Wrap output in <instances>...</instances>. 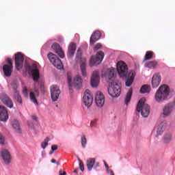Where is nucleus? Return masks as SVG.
I'll use <instances>...</instances> for the list:
<instances>
[{
	"instance_id": "f257e3e1",
	"label": "nucleus",
	"mask_w": 175,
	"mask_h": 175,
	"mask_svg": "<svg viewBox=\"0 0 175 175\" xmlns=\"http://www.w3.org/2000/svg\"><path fill=\"white\" fill-rule=\"evenodd\" d=\"M117 71L120 77L126 78V87H131L133 84L136 72L135 70H131L128 72V66L125 62L120 61L117 63Z\"/></svg>"
},
{
	"instance_id": "f03ea898",
	"label": "nucleus",
	"mask_w": 175,
	"mask_h": 175,
	"mask_svg": "<svg viewBox=\"0 0 175 175\" xmlns=\"http://www.w3.org/2000/svg\"><path fill=\"white\" fill-rule=\"evenodd\" d=\"M169 94H170V88L167 85H163L157 91L154 99L156 102H163V100L167 99Z\"/></svg>"
},
{
	"instance_id": "7ed1b4c3",
	"label": "nucleus",
	"mask_w": 175,
	"mask_h": 175,
	"mask_svg": "<svg viewBox=\"0 0 175 175\" xmlns=\"http://www.w3.org/2000/svg\"><path fill=\"white\" fill-rule=\"evenodd\" d=\"M137 111L140 113L144 118L150 116V105L146 103V98H142L137 105Z\"/></svg>"
},
{
	"instance_id": "20e7f679",
	"label": "nucleus",
	"mask_w": 175,
	"mask_h": 175,
	"mask_svg": "<svg viewBox=\"0 0 175 175\" xmlns=\"http://www.w3.org/2000/svg\"><path fill=\"white\" fill-rule=\"evenodd\" d=\"M108 94L112 98H118L121 95V86L116 81L109 82Z\"/></svg>"
},
{
	"instance_id": "39448f33",
	"label": "nucleus",
	"mask_w": 175,
	"mask_h": 175,
	"mask_svg": "<svg viewBox=\"0 0 175 175\" xmlns=\"http://www.w3.org/2000/svg\"><path fill=\"white\" fill-rule=\"evenodd\" d=\"M68 85L70 88V87H75V88L79 89L81 85H83V79H81V77L80 75H77L73 79V81L72 82V77L68 76Z\"/></svg>"
},
{
	"instance_id": "423d86ee",
	"label": "nucleus",
	"mask_w": 175,
	"mask_h": 175,
	"mask_svg": "<svg viewBox=\"0 0 175 175\" xmlns=\"http://www.w3.org/2000/svg\"><path fill=\"white\" fill-rule=\"evenodd\" d=\"M94 102V97L92 96V93L90 90H86L83 93V103L86 106V107H90Z\"/></svg>"
},
{
	"instance_id": "0eeeda50",
	"label": "nucleus",
	"mask_w": 175,
	"mask_h": 175,
	"mask_svg": "<svg viewBox=\"0 0 175 175\" xmlns=\"http://www.w3.org/2000/svg\"><path fill=\"white\" fill-rule=\"evenodd\" d=\"M105 58V53L103 51H98L96 54V57L92 56L90 62V66H94L95 65H99Z\"/></svg>"
},
{
	"instance_id": "6e6552de",
	"label": "nucleus",
	"mask_w": 175,
	"mask_h": 175,
	"mask_svg": "<svg viewBox=\"0 0 175 175\" xmlns=\"http://www.w3.org/2000/svg\"><path fill=\"white\" fill-rule=\"evenodd\" d=\"M48 58L50 62H51V64H53V65L55 66V68H57V69H62L64 66L62 65V62L61 61V59H59V58H58V57H57L56 55L53 54V53H50L48 55Z\"/></svg>"
},
{
	"instance_id": "1a4fd4ad",
	"label": "nucleus",
	"mask_w": 175,
	"mask_h": 175,
	"mask_svg": "<svg viewBox=\"0 0 175 175\" xmlns=\"http://www.w3.org/2000/svg\"><path fill=\"white\" fill-rule=\"evenodd\" d=\"M61 95V90L59 88L55 85L51 87V98L53 102H57Z\"/></svg>"
},
{
	"instance_id": "9d476101",
	"label": "nucleus",
	"mask_w": 175,
	"mask_h": 175,
	"mask_svg": "<svg viewBox=\"0 0 175 175\" xmlns=\"http://www.w3.org/2000/svg\"><path fill=\"white\" fill-rule=\"evenodd\" d=\"M15 65L18 70H20L24 65V55L21 53H18L15 55Z\"/></svg>"
},
{
	"instance_id": "9b49d317",
	"label": "nucleus",
	"mask_w": 175,
	"mask_h": 175,
	"mask_svg": "<svg viewBox=\"0 0 175 175\" xmlns=\"http://www.w3.org/2000/svg\"><path fill=\"white\" fill-rule=\"evenodd\" d=\"M1 156L5 165H9L12 162V155L6 149H3L1 151Z\"/></svg>"
},
{
	"instance_id": "f8f14e48",
	"label": "nucleus",
	"mask_w": 175,
	"mask_h": 175,
	"mask_svg": "<svg viewBox=\"0 0 175 175\" xmlns=\"http://www.w3.org/2000/svg\"><path fill=\"white\" fill-rule=\"evenodd\" d=\"M95 102L98 107H103L105 105V96L100 92H97L96 94Z\"/></svg>"
},
{
	"instance_id": "ddd939ff",
	"label": "nucleus",
	"mask_w": 175,
	"mask_h": 175,
	"mask_svg": "<svg viewBox=\"0 0 175 175\" xmlns=\"http://www.w3.org/2000/svg\"><path fill=\"white\" fill-rule=\"evenodd\" d=\"M100 80V77H99V71H94L90 81L92 87L95 88L99 85Z\"/></svg>"
},
{
	"instance_id": "4468645a",
	"label": "nucleus",
	"mask_w": 175,
	"mask_h": 175,
	"mask_svg": "<svg viewBox=\"0 0 175 175\" xmlns=\"http://www.w3.org/2000/svg\"><path fill=\"white\" fill-rule=\"evenodd\" d=\"M174 110H175L174 105L172 103H170L166 104L163 108V114L165 117H169L173 113Z\"/></svg>"
},
{
	"instance_id": "2eb2a0df",
	"label": "nucleus",
	"mask_w": 175,
	"mask_h": 175,
	"mask_svg": "<svg viewBox=\"0 0 175 175\" xmlns=\"http://www.w3.org/2000/svg\"><path fill=\"white\" fill-rule=\"evenodd\" d=\"M1 102L3 105H5L9 109H12L14 105L12 98H10L7 94H2L0 97Z\"/></svg>"
},
{
	"instance_id": "dca6fc26",
	"label": "nucleus",
	"mask_w": 175,
	"mask_h": 175,
	"mask_svg": "<svg viewBox=\"0 0 175 175\" xmlns=\"http://www.w3.org/2000/svg\"><path fill=\"white\" fill-rule=\"evenodd\" d=\"M53 50H54L55 53L60 57V58H64L65 57V53H64V51L62 50V48H61V46L58 43H53L51 46Z\"/></svg>"
},
{
	"instance_id": "f3484780",
	"label": "nucleus",
	"mask_w": 175,
	"mask_h": 175,
	"mask_svg": "<svg viewBox=\"0 0 175 175\" xmlns=\"http://www.w3.org/2000/svg\"><path fill=\"white\" fill-rule=\"evenodd\" d=\"M101 36H102V33H100L99 30L94 31L90 37V46L95 44V43H96V42H98V40L100 39Z\"/></svg>"
},
{
	"instance_id": "a211bd4d",
	"label": "nucleus",
	"mask_w": 175,
	"mask_h": 175,
	"mask_svg": "<svg viewBox=\"0 0 175 175\" xmlns=\"http://www.w3.org/2000/svg\"><path fill=\"white\" fill-rule=\"evenodd\" d=\"M161 74L160 73H156L153 75L152 78V88H157V87H159V84H161Z\"/></svg>"
},
{
	"instance_id": "6ab92c4d",
	"label": "nucleus",
	"mask_w": 175,
	"mask_h": 175,
	"mask_svg": "<svg viewBox=\"0 0 175 175\" xmlns=\"http://www.w3.org/2000/svg\"><path fill=\"white\" fill-rule=\"evenodd\" d=\"M8 120H9V114H8V110H6V107L0 106V121L6 122Z\"/></svg>"
},
{
	"instance_id": "aec40b11",
	"label": "nucleus",
	"mask_w": 175,
	"mask_h": 175,
	"mask_svg": "<svg viewBox=\"0 0 175 175\" xmlns=\"http://www.w3.org/2000/svg\"><path fill=\"white\" fill-rule=\"evenodd\" d=\"M30 72H31V76L34 81H38L40 77V72L38 66L33 65L32 68H30Z\"/></svg>"
},
{
	"instance_id": "412c9836",
	"label": "nucleus",
	"mask_w": 175,
	"mask_h": 175,
	"mask_svg": "<svg viewBox=\"0 0 175 175\" xmlns=\"http://www.w3.org/2000/svg\"><path fill=\"white\" fill-rule=\"evenodd\" d=\"M76 44L75 43H70L69 46H68V58H73V56L75 55V53H76Z\"/></svg>"
},
{
	"instance_id": "4be33fe9",
	"label": "nucleus",
	"mask_w": 175,
	"mask_h": 175,
	"mask_svg": "<svg viewBox=\"0 0 175 175\" xmlns=\"http://www.w3.org/2000/svg\"><path fill=\"white\" fill-rule=\"evenodd\" d=\"M3 72L5 77H10L12 76V72H13V67L8 64H5L3 66Z\"/></svg>"
},
{
	"instance_id": "5701e85b",
	"label": "nucleus",
	"mask_w": 175,
	"mask_h": 175,
	"mask_svg": "<svg viewBox=\"0 0 175 175\" xmlns=\"http://www.w3.org/2000/svg\"><path fill=\"white\" fill-rule=\"evenodd\" d=\"M166 125H167V121L164 120L161 122L157 127V135H161L165 132V129H166Z\"/></svg>"
},
{
	"instance_id": "b1692460",
	"label": "nucleus",
	"mask_w": 175,
	"mask_h": 175,
	"mask_svg": "<svg viewBox=\"0 0 175 175\" xmlns=\"http://www.w3.org/2000/svg\"><path fill=\"white\" fill-rule=\"evenodd\" d=\"M95 158H90L86 161V166L89 172H91V170H92L94 165H95Z\"/></svg>"
},
{
	"instance_id": "393cba45",
	"label": "nucleus",
	"mask_w": 175,
	"mask_h": 175,
	"mask_svg": "<svg viewBox=\"0 0 175 175\" xmlns=\"http://www.w3.org/2000/svg\"><path fill=\"white\" fill-rule=\"evenodd\" d=\"M12 126L15 129L17 133H21V126H20V122L17 120H14L12 122Z\"/></svg>"
},
{
	"instance_id": "a878e982",
	"label": "nucleus",
	"mask_w": 175,
	"mask_h": 175,
	"mask_svg": "<svg viewBox=\"0 0 175 175\" xmlns=\"http://www.w3.org/2000/svg\"><path fill=\"white\" fill-rule=\"evenodd\" d=\"M145 66L149 69H156V68L158 66V61L153 60L148 62L145 64Z\"/></svg>"
},
{
	"instance_id": "bb28decb",
	"label": "nucleus",
	"mask_w": 175,
	"mask_h": 175,
	"mask_svg": "<svg viewBox=\"0 0 175 175\" xmlns=\"http://www.w3.org/2000/svg\"><path fill=\"white\" fill-rule=\"evenodd\" d=\"M150 90H151V87H150V85H144L141 88V89L139 90V92H140V94H149Z\"/></svg>"
},
{
	"instance_id": "cd10ccee",
	"label": "nucleus",
	"mask_w": 175,
	"mask_h": 175,
	"mask_svg": "<svg viewBox=\"0 0 175 175\" xmlns=\"http://www.w3.org/2000/svg\"><path fill=\"white\" fill-rule=\"evenodd\" d=\"M131 99H132V89H130L126 95V98L124 99L125 105H129V102H131Z\"/></svg>"
},
{
	"instance_id": "c85d7f7f",
	"label": "nucleus",
	"mask_w": 175,
	"mask_h": 175,
	"mask_svg": "<svg viewBox=\"0 0 175 175\" xmlns=\"http://www.w3.org/2000/svg\"><path fill=\"white\" fill-rule=\"evenodd\" d=\"M87 64H85V59L83 60V62L81 64V70L82 76H87Z\"/></svg>"
},
{
	"instance_id": "c756f323",
	"label": "nucleus",
	"mask_w": 175,
	"mask_h": 175,
	"mask_svg": "<svg viewBox=\"0 0 175 175\" xmlns=\"http://www.w3.org/2000/svg\"><path fill=\"white\" fill-rule=\"evenodd\" d=\"M14 98H15L19 105H23V98H21V95H20V92L14 93Z\"/></svg>"
},
{
	"instance_id": "7c9ffc66",
	"label": "nucleus",
	"mask_w": 175,
	"mask_h": 175,
	"mask_svg": "<svg viewBox=\"0 0 175 175\" xmlns=\"http://www.w3.org/2000/svg\"><path fill=\"white\" fill-rule=\"evenodd\" d=\"M29 98L30 100H31L33 103L38 105V100L36 99V95L35 94V93H33V92H30Z\"/></svg>"
},
{
	"instance_id": "2f4dec72",
	"label": "nucleus",
	"mask_w": 175,
	"mask_h": 175,
	"mask_svg": "<svg viewBox=\"0 0 175 175\" xmlns=\"http://www.w3.org/2000/svg\"><path fill=\"white\" fill-rule=\"evenodd\" d=\"M152 57H154V52L147 51L145 55L144 61H148L150 59H152Z\"/></svg>"
},
{
	"instance_id": "473e14b6",
	"label": "nucleus",
	"mask_w": 175,
	"mask_h": 175,
	"mask_svg": "<svg viewBox=\"0 0 175 175\" xmlns=\"http://www.w3.org/2000/svg\"><path fill=\"white\" fill-rule=\"evenodd\" d=\"M172 142V134H165L164 135V142L170 143Z\"/></svg>"
},
{
	"instance_id": "72a5a7b5",
	"label": "nucleus",
	"mask_w": 175,
	"mask_h": 175,
	"mask_svg": "<svg viewBox=\"0 0 175 175\" xmlns=\"http://www.w3.org/2000/svg\"><path fill=\"white\" fill-rule=\"evenodd\" d=\"M81 140L83 148H85V146H87V138L85 137V135H83L81 138Z\"/></svg>"
},
{
	"instance_id": "f704fd0d",
	"label": "nucleus",
	"mask_w": 175,
	"mask_h": 175,
	"mask_svg": "<svg viewBox=\"0 0 175 175\" xmlns=\"http://www.w3.org/2000/svg\"><path fill=\"white\" fill-rule=\"evenodd\" d=\"M108 77L109 80H112L111 81H114L113 79H114V70H109L108 71Z\"/></svg>"
},
{
	"instance_id": "c9c22d12",
	"label": "nucleus",
	"mask_w": 175,
	"mask_h": 175,
	"mask_svg": "<svg viewBox=\"0 0 175 175\" xmlns=\"http://www.w3.org/2000/svg\"><path fill=\"white\" fill-rule=\"evenodd\" d=\"M18 85H17V83L16 82H14L12 83V88L13 90L14 94H16V92H19L18 90H17Z\"/></svg>"
},
{
	"instance_id": "e433bc0d",
	"label": "nucleus",
	"mask_w": 175,
	"mask_h": 175,
	"mask_svg": "<svg viewBox=\"0 0 175 175\" xmlns=\"http://www.w3.org/2000/svg\"><path fill=\"white\" fill-rule=\"evenodd\" d=\"M79 169L81 170V172H84V163L83 161L79 159Z\"/></svg>"
},
{
	"instance_id": "4c0bfd02",
	"label": "nucleus",
	"mask_w": 175,
	"mask_h": 175,
	"mask_svg": "<svg viewBox=\"0 0 175 175\" xmlns=\"http://www.w3.org/2000/svg\"><path fill=\"white\" fill-rule=\"evenodd\" d=\"M81 58V49H79L77 50L76 59H80Z\"/></svg>"
},
{
	"instance_id": "58836bf2",
	"label": "nucleus",
	"mask_w": 175,
	"mask_h": 175,
	"mask_svg": "<svg viewBox=\"0 0 175 175\" xmlns=\"http://www.w3.org/2000/svg\"><path fill=\"white\" fill-rule=\"evenodd\" d=\"M23 92L25 96H28V89L27 88V87H23Z\"/></svg>"
},
{
	"instance_id": "ea45409f",
	"label": "nucleus",
	"mask_w": 175,
	"mask_h": 175,
	"mask_svg": "<svg viewBox=\"0 0 175 175\" xmlns=\"http://www.w3.org/2000/svg\"><path fill=\"white\" fill-rule=\"evenodd\" d=\"M7 63L8 64H7V65H8V66L13 67V62L12 61V59L8 58L7 59Z\"/></svg>"
},
{
	"instance_id": "a19ab883",
	"label": "nucleus",
	"mask_w": 175,
	"mask_h": 175,
	"mask_svg": "<svg viewBox=\"0 0 175 175\" xmlns=\"http://www.w3.org/2000/svg\"><path fill=\"white\" fill-rule=\"evenodd\" d=\"M48 146H49V143L47 142H44L41 143V147L42 148H43V150H44V148H46V147H47Z\"/></svg>"
},
{
	"instance_id": "79ce46f5",
	"label": "nucleus",
	"mask_w": 175,
	"mask_h": 175,
	"mask_svg": "<svg viewBox=\"0 0 175 175\" xmlns=\"http://www.w3.org/2000/svg\"><path fill=\"white\" fill-rule=\"evenodd\" d=\"M99 49H102V44H100V43L96 44L94 46V50H99Z\"/></svg>"
},
{
	"instance_id": "37998d69",
	"label": "nucleus",
	"mask_w": 175,
	"mask_h": 175,
	"mask_svg": "<svg viewBox=\"0 0 175 175\" xmlns=\"http://www.w3.org/2000/svg\"><path fill=\"white\" fill-rule=\"evenodd\" d=\"M0 144H5V138L0 135Z\"/></svg>"
},
{
	"instance_id": "c03bdc74",
	"label": "nucleus",
	"mask_w": 175,
	"mask_h": 175,
	"mask_svg": "<svg viewBox=\"0 0 175 175\" xmlns=\"http://www.w3.org/2000/svg\"><path fill=\"white\" fill-rule=\"evenodd\" d=\"M52 151H56V150H58V146L57 145H53L51 146Z\"/></svg>"
},
{
	"instance_id": "a18cd8bd",
	"label": "nucleus",
	"mask_w": 175,
	"mask_h": 175,
	"mask_svg": "<svg viewBox=\"0 0 175 175\" xmlns=\"http://www.w3.org/2000/svg\"><path fill=\"white\" fill-rule=\"evenodd\" d=\"M34 94L36 95V96L39 97V90L38 89H34Z\"/></svg>"
},
{
	"instance_id": "49530a36",
	"label": "nucleus",
	"mask_w": 175,
	"mask_h": 175,
	"mask_svg": "<svg viewBox=\"0 0 175 175\" xmlns=\"http://www.w3.org/2000/svg\"><path fill=\"white\" fill-rule=\"evenodd\" d=\"M59 175H66V172L64 171L62 172V170H60L59 171Z\"/></svg>"
},
{
	"instance_id": "de8ad7c7",
	"label": "nucleus",
	"mask_w": 175,
	"mask_h": 175,
	"mask_svg": "<svg viewBox=\"0 0 175 175\" xmlns=\"http://www.w3.org/2000/svg\"><path fill=\"white\" fill-rule=\"evenodd\" d=\"M111 172L112 173H114V172H113L111 170H110V169H109L108 168V170H107V173H108L109 174H111Z\"/></svg>"
},
{
	"instance_id": "09e8293b",
	"label": "nucleus",
	"mask_w": 175,
	"mask_h": 175,
	"mask_svg": "<svg viewBox=\"0 0 175 175\" xmlns=\"http://www.w3.org/2000/svg\"><path fill=\"white\" fill-rule=\"evenodd\" d=\"M49 142H50V138L49 137H46L44 139V142L45 143H49Z\"/></svg>"
},
{
	"instance_id": "8fccbe9b",
	"label": "nucleus",
	"mask_w": 175,
	"mask_h": 175,
	"mask_svg": "<svg viewBox=\"0 0 175 175\" xmlns=\"http://www.w3.org/2000/svg\"><path fill=\"white\" fill-rule=\"evenodd\" d=\"M32 119L34 120V121H38V117H36V116H32Z\"/></svg>"
},
{
	"instance_id": "3c124183",
	"label": "nucleus",
	"mask_w": 175,
	"mask_h": 175,
	"mask_svg": "<svg viewBox=\"0 0 175 175\" xmlns=\"http://www.w3.org/2000/svg\"><path fill=\"white\" fill-rule=\"evenodd\" d=\"M28 125L29 126H33V123H32V122H28Z\"/></svg>"
},
{
	"instance_id": "603ef678",
	"label": "nucleus",
	"mask_w": 175,
	"mask_h": 175,
	"mask_svg": "<svg viewBox=\"0 0 175 175\" xmlns=\"http://www.w3.org/2000/svg\"><path fill=\"white\" fill-rule=\"evenodd\" d=\"M51 162L52 163H56V161H55V159H51Z\"/></svg>"
},
{
	"instance_id": "864d4df0",
	"label": "nucleus",
	"mask_w": 175,
	"mask_h": 175,
	"mask_svg": "<svg viewBox=\"0 0 175 175\" xmlns=\"http://www.w3.org/2000/svg\"><path fill=\"white\" fill-rule=\"evenodd\" d=\"M74 173H79V168L75 169Z\"/></svg>"
},
{
	"instance_id": "5fc2aeb1",
	"label": "nucleus",
	"mask_w": 175,
	"mask_h": 175,
	"mask_svg": "<svg viewBox=\"0 0 175 175\" xmlns=\"http://www.w3.org/2000/svg\"><path fill=\"white\" fill-rule=\"evenodd\" d=\"M105 169H106V170H108V169H109V165L107 164V165H105Z\"/></svg>"
},
{
	"instance_id": "6e6d98bb",
	"label": "nucleus",
	"mask_w": 175,
	"mask_h": 175,
	"mask_svg": "<svg viewBox=\"0 0 175 175\" xmlns=\"http://www.w3.org/2000/svg\"><path fill=\"white\" fill-rule=\"evenodd\" d=\"M98 166H99V163H96L95 165V167H98Z\"/></svg>"
},
{
	"instance_id": "4d7b16f0",
	"label": "nucleus",
	"mask_w": 175,
	"mask_h": 175,
	"mask_svg": "<svg viewBox=\"0 0 175 175\" xmlns=\"http://www.w3.org/2000/svg\"><path fill=\"white\" fill-rule=\"evenodd\" d=\"M104 165L105 166L107 165V163H106V161H104Z\"/></svg>"
},
{
	"instance_id": "13d9d810",
	"label": "nucleus",
	"mask_w": 175,
	"mask_h": 175,
	"mask_svg": "<svg viewBox=\"0 0 175 175\" xmlns=\"http://www.w3.org/2000/svg\"><path fill=\"white\" fill-rule=\"evenodd\" d=\"M56 163V165H59V162L56 161V163Z\"/></svg>"
},
{
	"instance_id": "bf43d9fd",
	"label": "nucleus",
	"mask_w": 175,
	"mask_h": 175,
	"mask_svg": "<svg viewBox=\"0 0 175 175\" xmlns=\"http://www.w3.org/2000/svg\"><path fill=\"white\" fill-rule=\"evenodd\" d=\"M111 175H114V172H111Z\"/></svg>"
},
{
	"instance_id": "052dcab7",
	"label": "nucleus",
	"mask_w": 175,
	"mask_h": 175,
	"mask_svg": "<svg viewBox=\"0 0 175 175\" xmlns=\"http://www.w3.org/2000/svg\"><path fill=\"white\" fill-rule=\"evenodd\" d=\"M50 154H53V150H52V152H50Z\"/></svg>"
},
{
	"instance_id": "680f3d73",
	"label": "nucleus",
	"mask_w": 175,
	"mask_h": 175,
	"mask_svg": "<svg viewBox=\"0 0 175 175\" xmlns=\"http://www.w3.org/2000/svg\"><path fill=\"white\" fill-rule=\"evenodd\" d=\"M42 156L44 157V154L42 153Z\"/></svg>"
}]
</instances>
